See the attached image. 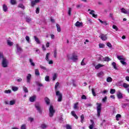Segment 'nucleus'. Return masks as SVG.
Instances as JSON below:
<instances>
[{"label":"nucleus","instance_id":"f257e3e1","mask_svg":"<svg viewBox=\"0 0 129 129\" xmlns=\"http://www.w3.org/2000/svg\"><path fill=\"white\" fill-rule=\"evenodd\" d=\"M67 58L69 60H72L73 62H76L78 60V56L75 53H73L72 55L68 54Z\"/></svg>","mask_w":129,"mask_h":129},{"label":"nucleus","instance_id":"f03ea898","mask_svg":"<svg viewBox=\"0 0 129 129\" xmlns=\"http://www.w3.org/2000/svg\"><path fill=\"white\" fill-rule=\"evenodd\" d=\"M117 58L120 60V62L122 63V65H126L125 62V58L123 57V55H117Z\"/></svg>","mask_w":129,"mask_h":129},{"label":"nucleus","instance_id":"7ed1b4c3","mask_svg":"<svg viewBox=\"0 0 129 129\" xmlns=\"http://www.w3.org/2000/svg\"><path fill=\"white\" fill-rule=\"evenodd\" d=\"M97 115L98 117L100 116V112H101V103H97Z\"/></svg>","mask_w":129,"mask_h":129},{"label":"nucleus","instance_id":"20e7f679","mask_svg":"<svg viewBox=\"0 0 129 129\" xmlns=\"http://www.w3.org/2000/svg\"><path fill=\"white\" fill-rule=\"evenodd\" d=\"M2 67H4V68H7L9 65V60L7 59V58H5L4 59H2Z\"/></svg>","mask_w":129,"mask_h":129},{"label":"nucleus","instance_id":"39448f33","mask_svg":"<svg viewBox=\"0 0 129 129\" xmlns=\"http://www.w3.org/2000/svg\"><path fill=\"white\" fill-rule=\"evenodd\" d=\"M55 113V110H54V107L52 105H50L49 107V115L50 117H52Z\"/></svg>","mask_w":129,"mask_h":129},{"label":"nucleus","instance_id":"423d86ee","mask_svg":"<svg viewBox=\"0 0 129 129\" xmlns=\"http://www.w3.org/2000/svg\"><path fill=\"white\" fill-rule=\"evenodd\" d=\"M56 96H57V101H58V102H61V101H62V94H61V93H60V92H59L58 91H57L56 92Z\"/></svg>","mask_w":129,"mask_h":129},{"label":"nucleus","instance_id":"0eeeda50","mask_svg":"<svg viewBox=\"0 0 129 129\" xmlns=\"http://www.w3.org/2000/svg\"><path fill=\"white\" fill-rule=\"evenodd\" d=\"M16 48H17V54H20L22 52H23V49H22V48L20 47L19 44H16Z\"/></svg>","mask_w":129,"mask_h":129},{"label":"nucleus","instance_id":"6e6552de","mask_svg":"<svg viewBox=\"0 0 129 129\" xmlns=\"http://www.w3.org/2000/svg\"><path fill=\"white\" fill-rule=\"evenodd\" d=\"M99 38H100L102 41H106V40H107V35L102 34L100 35Z\"/></svg>","mask_w":129,"mask_h":129},{"label":"nucleus","instance_id":"1a4fd4ad","mask_svg":"<svg viewBox=\"0 0 129 129\" xmlns=\"http://www.w3.org/2000/svg\"><path fill=\"white\" fill-rule=\"evenodd\" d=\"M117 97L118 99H122V98H123V96H122V93H121L120 91H118L117 92Z\"/></svg>","mask_w":129,"mask_h":129},{"label":"nucleus","instance_id":"9d476101","mask_svg":"<svg viewBox=\"0 0 129 129\" xmlns=\"http://www.w3.org/2000/svg\"><path fill=\"white\" fill-rule=\"evenodd\" d=\"M35 107L39 112V113L41 114L42 113V110H41V108L40 107V104H35Z\"/></svg>","mask_w":129,"mask_h":129},{"label":"nucleus","instance_id":"9b49d317","mask_svg":"<svg viewBox=\"0 0 129 129\" xmlns=\"http://www.w3.org/2000/svg\"><path fill=\"white\" fill-rule=\"evenodd\" d=\"M88 12H90V15H92V16H93V17L94 18H97V15H95V14H94V13H95L94 11L91 10H90V9H88Z\"/></svg>","mask_w":129,"mask_h":129},{"label":"nucleus","instance_id":"f8f14e48","mask_svg":"<svg viewBox=\"0 0 129 129\" xmlns=\"http://www.w3.org/2000/svg\"><path fill=\"white\" fill-rule=\"evenodd\" d=\"M32 78V75L30 74H28L27 76V83H30L31 81V78Z\"/></svg>","mask_w":129,"mask_h":129},{"label":"nucleus","instance_id":"ddd939ff","mask_svg":"<svg viewBox=\"0 0 129 129\" xmlns=\"http://www.w3.org/2000/svg\"><path fill=\"white\" fill-rule=\"evenodd\" d=\"M36 97L35 95L31 96L29 98V101L30 102H34L36 100Z\"/></svg>","mask_w":129,"mask_h":129},{"label":"nucleus","instance_id":"4468645a","mask_svg":"<svg viewBox=\"0 0 129 129\" xmlns=\"http://www.w3.org/2000/svg\"><path fill=\"white\" fill-rule=\"evenodd\" d=\"M103 66H104V65L98 63L97 65L95 66V69L98 70V69L101 68V67H103Z\"/></svg>","mask_w":129,"mask_h":129},{"label":"nucleus","instance_id":"2eb2a0df","mask_svg":"<svg viewBox=\"0 0 129 129\" xmlns=\"http://www.w3.org/2000/svg\"><path fill=\"white\" fill-rule=\"evenodd\" d=\"M44 101L47 105H49V104H50V99L48 98V97H46L44 98Z\"/></svg>","mask_w":129,"mask_h":129},{"label":"nucleus","instance_id":"dca6fc26","mask_svg":"<svg viewBox=\"0 0 129 129\" xmlns=\"http://www.w3.org/2000/svg\"><path fill=\"white\" fill-rule=\"evenodd\" d=\"M98 21H99V22H100V23H101V24H103V25H104V26H107V25H108L107 22L105 21H103L100 20V19H98Z\"/></svg>","mask_w":129,"mask_h":129},{"label":"nucleus","instance_id":"f3484780","mask_svg":"<svg viewBox=\"0 0 129 129\" xmlns=\"http://www.w3.org/2000/svg\"><path fill=\"white\" fill-rule=\"evenodd\" d=\"M29 62L32 67H34V66H35V62L33 61L32 58H29Z\"/></svg>","mask_w":129,"mask_h":129},{"label":"nucleus","instance_id":"a211bd4d","mask_svg":"<svg viewBox=\"0 0 129 129\" xmlns=\"http://www.w3.org/2000/svg\"><path fill=\"white\" fill-rule=\"evenodd\" d=\"M104 76V73L103 72H100V73L97 74L98 77H99L100 78H101L103 76Z\"/></svg>","mask_w":129,"mask_h":129},{"label":"nucleus","instance_id":"6ab92c4d","mask_svg":"<svg viewBox=\"0 0 129 129\" xmlns=\"http://www.w3.org/2000/svg\"><path fill=\"white\" fill-rule=\"evenodd\" d=\"M6 57H5L4 56V53H3V52H1L0 51V60H4V59H6Z\"/></svg>","mask_w":129,"mask_h":129},{"label":"nucleus","instance_id":"aec40b11","mask_svg":"<svg viewBox=\"0 0 129 129\" xmlns=\"http://www.w3.org/2000/svg\"><path fill=\"white\" fill-rule=\"evenodd\" d=\"M34 72L36 76H40V72L39 71V70L35 69Z\"/></svg>","mask_w":129,"mask_h":129},{"label":"nucleus","instance_id":"412c9836","mask_svg":"<svg viewBox=\"0 0 129 129\" xmlns=\"http://www.w3.org/2000/svg\"><path fill=\"white\" fill-rule=\"evenodd\" d=\"M103 60L105 61V62H109V61L111 60V59L109 58V57L106 56L103 58Z\"/></svg>","mask_w":129,"mask_h":129},{"label":"nucleus","instance_id":"4be33fe9","mask_svg":"<svg viewBox=\"0 0 129 129\" xmlns=\"http://www.w3.org/2000/svg\"><path fill=\"white\" fill-rule=\"evenodd\" d=\"M7 44L8 46H12L13 45H14V42L11 41V40L8 39L7 40Z\"/></svg>","mask_w":129,"mask_h":129},{"label":"nucleus","instance_id":"5701e85b","mask_svg":"<svg viewBox=\"0 0 129 129\" xmlns=\"http://www.w3.org/2000/svg\"><path fill=\"white\" fill-rule=\"evenodd\" d=\"M122 87L124 88H126V89H127L129 88V84H126L125 83H124L122 84Z\"/></svg>","mask_w":129,"mask_h":129},{"label":"nucleus","instance_id":"b1692460","mask_svg":"<svg viewBox=\"0 0 129 129\" xmlns=\"http://www.w3.org/2000/svg\"><path fill=\"white\" fill-rule=\"evenodd\" d=\"M34 38L36 43H37L38 44H41V42H40V40H39V38H38V37H37L36 36H34Z\"/></svg>","mask_w":129,"mask_h":129},{"label":"nucleus","instance_id":"393cba45","mask_svg":"<svg viewBox=\"0 0 129 129\" xmlns=\"http://www.w3.org/2000/svg\"><path fill=\"white\" fill-rule=\"evenodd\" d=\"M82 25H83L82 23H80L79 21H77L75 24V26L76 27H81Z\"/></svg>","mask_w":129,"mask_h":129},{"label":"nucleus","instance_id":"a878e982","mask_svg":"<svg viewBox=\"0 0 129 129\" xmlns=\"http://www.w3.org/2000/svg\"><path fill=\"white\" fill-rule=\"evenodd\" d=\"M72 115H73V116L75 117L76 118V119H78V116H77V115H76L75 114V111H72Z\"/></svg>","mask_w":129,"mask_h":129},{"label":"nucleus","instance_id":"bb28decb","mask_svg":"<svg viewBox=\"0 0 129 129\" xmlns=\"http://www.w3.org/2000/svg\"><path fill=\"white\" fill-rule=\"evenodd\" d=\"M15 103H16V100H11L9 102L10 105H14L15 104Z\"/></svg>","mask_w":129,"mask_h":129},{"label":"nucleus","instance_id":"cd10ccee","mask_svg":"<svg viewBox=\"0 0 129 129\" xmlns=\"http://www.w3.org/2000/svg\"><path fill=\"white\" fill-rule=\"evenodd\" d=\"M12 89L13 91L16 92V91H18L19 88L15 86H13L12 88Z\"/></svg>","mask_w":129,"mask_h":129},{"label":"nucleus","instance_id":"c85d7f7f","mask_svg":"<svg viewBox=\"0 0 129 129\" xmlns=\"http://www.w3.org/2000/svg\"><path fill=\"white\" fill-rule=\"evenodd\" d=\"M120 117H121V115L118 114L116 115V120H119V118H120Z\"/></svg>","mask_w":129,"mask_h":129},{"label":"nucleus","instance_id":"c756f323","mask_svg":"<svg viewBox=\"0 0 129 129\" xmlns=\"http://www.w3.org/2000/svg\"><path fill=\"white\" fill-rule=\"evenodd\" d=\"M50 54L51 53L50 52H48L46 54V57H45V60H46V61H49V56H50Z\"/></svg>","mask_w":129,"mask_h":129},{"label":"nucleus","instance_id":"7c9ffc66","mask_svg":"<svg viewBox=\"0 0 129 129\" xmlns=\"http://www.w3.org/2000/svg\"><path fill=\"white\" fill-rule=\"evenodd\" d=\"M107 82H112V78L110 77H108L106 80Z\"/></svg>","mask_w":129,"mask_h":129},{"label":"nucleus","instance_id":"2f4dec72","mask_svg":"<svg viewBox=\"0 0 129 129\" xmlns=\"http://www.w3.org/2000/svg\"><path fill=\"white\" fill-rule=\"evenodd\" d=\"M81 122H82V123L84 122V115L83 114L81 116Z\"/></svg>","mask_w":129,"mask_h":129},{"label":"nucleus","instance_id":"473e14b6","mask_svg":"<svg viewBox=\"0 0 129 129\" xmlns=\"http://www.w3.org/2000/svg\"><path fill=\"white\" fill-rule=\"evenodd\" d=\"M112 66L115 69V70H117V68H116V63L115 62H113L112 63Z\"/></svg>","mask_w":129,"mask_h":129},{"label":"nucleus","instance_id":"72a5a7b5","mask_svg":"<svg viewBox=\"0 0 129 129\" xmlns=\"http://www.w3.org/2000/svg\"><path fill=\"white\" fill-rule=\"evenodd\" d=\"M36 4L37 3L35 1H31V7H32V8H34V7H35Z\"/></svg>","mask_w":129,"mask_h":129},{"label":"nucleus","instance_id":"f704fd0d","mask_svg":"<svg viewBox=\"0 0 129 129\" xmlns=\"http://www.w3.org/2000/svg\"><path fill=\"white\" fill-rule=\"evenodd\" d=\"M56 28L57 32H61V28L60 27V25H59V24H56Z\"/></svg>","mask_w":129,"mask_h":129},{"label":"nucleus","instance_id":"c9c22d12","mask_svg":"<svg viewBox=\"0 0 129 129\" xmlns=\"http://www.w3.org/2000/svg\"><path fill=\"white\" fill-rule=\"evenodd\" d=\"M19 8H21L22 10H25V6L22 4H20L18 5Z\"/></svg>","mask_w":129,"mask_h":129},{"label":"nucleus","instance_id":"e433bc0d","mask_svg":"<svg viewBox=\"0 0 129 129\" xmlns=\"http://www.w3.org/2000/svg\"><path fill=\"white\" fill-rule=\"evenodd\" d=\"M110 93L111 94H114L115 93V89H111L110 91Z\"/></svg>","mask_w":129,"mask_h":129},{"label":"nucleus","instance_id":"4c0bfd02","mask_svg":"<svg viewBox=\"0 0 129 129\" xmlns=\"http://www.w3.org/2000/svg\"><path fill=\"white\" fill-rule=\"evenodd\" d=\"M4 92L6 94H11L12 93V90H5L4 91Z\"/></svg>","mask_w":129,"mask_h":129},{"label":"nucleus","instance_id":"58836bf2","mask_svg":"<svg viewBox=\"0 0 129 129\" xmlns=\"http://www.w3.org/2000/svg\"><path fill=\"white\" fill-rule=\"evenodd\" d=\"M45 81H47V82H49V81H50V77H49V76H46L45 77Z\"/></svg>","mask_w":129,"mask_h":129},{"label":"nucleus","instance_id":"ea45409f","mask_svg":"<svg viewBox=\"0 0 129 129\" xmlns=\"http://www.w3.org/2000/svg\"><path fill=\"white\" fill-rule=\"evenodd\" d=\"M3 11L7 12L8 11V7L6 5H3Z\"/></svg>","mask_w":129,"mask_h":129},{"label":"nucleus","instance_id":"a19ab883","mask_svg":"<svg viewBox=\"0 0 129 129\" xmlns=\"http://www.w3.org/2000/svg\"><path fill=\"white\" fill-rule=\"evenodd\" d=\"M10 3L11 5H16L17 1H16V0H10Z\"/></svg>","mask_w":129,"mask_h":129},{"label":"nucleus","instance_id":"79ce46f5","mask_svg":"<svg viewBox=\"0 0 129 129\" xmlns=\"http://www.w3.org/2000/svg\"><path fill=\"white\" fill-rule=\"evenodd\" d=\"M23 89L25 93H28V88H27V87H26L25 86H23Z\"/></svg>","mask_w":129,"mask_h":129},{"label":"nucleus","instance_id":"37998d69","mask_svg":"<svg viewBox=\"0 0 129 129\" xmlns=\"http://www.w3.org/2000/svg\"><path fill=\"white\" fill-rule=\"evenodd\" d=\"M57 74H54L53 76V81H55V80H56V79H57Z\"/></svg>","mask_w":129,"mask_h":129},{"label":"nucleus","instance_id":"c03bdc74","mask_svg":"<svg viewBox=\"0 0 129 129\" xmlns=\"http://www.w3.org/2000/svg\"><path fill=\"white\" fill-rule=\"evenodd\" d=\"M103 58H104L103 56L100 55L98 57V61H103Z\"/></svg>","mask_w":129,"mask_h":129},{"label":"nucleus","instance_id":"a18cd8bd","mask_svg":"<svg viewBox=\"0 0 129 129\" xmlns=\"http://www.w3.org/2000/svg\"><path fill=\"white\" fill-rule=\"evenodd\" d=\"M58 86H59V83L57 82L55 84V91H57V90H58Z\"/></svg>","mask_w":129,"mask_h":129},{"label":"nucleus","instance_id":"49530a36","mask_svg":"<svg viewBox=\"0 0 129 129\" xmlns=\"http://www.w3.org/2000/svg\"><path fill=\"white\" fill-rule=\"evenodd\" d=\"M47 127V125H46L45 124H42L41 125V128L42 129H45Z\"/></svg>","mask_w":129,"mask_h":129},{"label":"nucleus","instance_id":"de8ad7c7","mask_svg":"<svg viewBox=\"0 0 129 129\" xmlns=\"http://www.w3.org/2000/svg\"><path fill=\"white\" fill-rule=\"evenodd\" d=\"M20 129H27V126H26V124H22Z\"/></svg>","mask_w":129,"mask_h":129},{"label":"nucleus","instance_id":"09e8293b","mask_svg":"<svg viewBox=\"0 0 129 129\" xmlns=\"http://www.w3.org/2000/svg\"><path fill=\"white\" fill-rule=\"evenodd\" d=\"M53 55L54 58H56L57 57V49H54Z\"/></svg>","mask_w":129,"mask_h":129},{"label":"nucleus","instance_id":"8fccbe9b","mask_svg":"<svg viewBox=\"0 0 129 129\" xmlns=\"http://www.w3.org/2000/svg\"><path fill=\"white\" fill-rule=\"evenodd\" d=\"M99 48H104V47H105V45L102 43H100L99 44Z\"/></svg>","mask_w":129,"mask_h":129},{"label":"nucleus","instance_id":"3c124183","mask_svg":"<svg viewBox=\"0 0 129 129\" xmlns=\"http://www.w3.org/2000/svg\"><path fill=\"white\" fill-rule=\"evenodd\" d=\"M92 93L93 96H96V93H95V91H94V89H92Z\"/></svg>","mask_w":129,"mask_h":129},{"label":"nucleus","instance_id":"603ef678","mask_svg":"<svg viewBox=\"0 0 129 129\" xmlns=\"http://www.w3.org/2000/svg\"><path fill=\"white\" fill-rule=\"evenodd\" d=\"M40 69H42V70H44V71L47 70V69L46 68V67H45L42 65L40 66Z\"/></svg>","mask_w":129,"mask_h":129},{"label":"nucleus","instance_id":"864d4df0","mask_svg":"<svg viewBox=\"0 0 129 129\" xmlns=\"http://www.w3.org/2000/svg\"><path fill=\"white\" fill-rule=\"evenodd\" d=\"M28 120H29L30 122H33V121H34V118L29 117H28Z\"/></svg>","mask_w":129,"mask_h":129},{"label":"nucleus","instance_id":"5fc2aeb1","mask_svg":"<svg viewBox=\"0 0 129 129\" xmlns=\"http://www.w3.org/2000/svg\"><path fill=\"white\" fill-rule=\"evenodd\" d=\"M112 28L114 29V30H115V31H117L118 30V28H117V27L115 25H113L112 26Z\"/></svg>","mask_w":129,"mask_h":129},{"label":"nucleus","instance_id":"6e6d98bb","mask_svg":"<svg viewBox=\"0 0 129 129\" xmlns=\"http://www.w3.org/2000/svg\"><path fill=\"white\" fill-rule=\"evenodd\" d=\"M31 21H32V19H31V18L28 17L26 18V22H27V23H30Z\"/></svg>","mask_w":129,"mask_h":129},{"label":"nucleus","instance_id":"4d7b16f0","mask_svg":"<svg viewBox=\"0 0 129 129\" xmlns=\"http://www.w3.org/2000/svg\"><path fill=\"white\" fill-rule=\"evenodd\" d=\"M25 39L26 41H27L28 43H30V37L27 36H26Z\"/></svg>","mask_w":129,"mask_h":129},{"label":"nucleus","instance_id":"13d9d810","mask_svg":"<svg viewBox=\"0 0 129 129\" xmlns=\"http://www.w3.org/2000/svg\"><path fill=\"white\" fill-rule=\"evenodd\" d=\"M72 11V9L69 8V11H68V15L69 16H71V12Z\"/></svg>","mask_w":129,"mask_h":129},{"label":"nucleus","instance_id":"bf43d9fd","mask_svg":"<svg viewBox=\"0 0 129 129\" xmlns=\"http://www.w3.org/2000/svg\"><path fill=\"white\" fill-rule=\"evenodd\" d=\"M66 128L67 129H72V127H71V126L69 124H67L66 125Z\"/></svg>","mask_w":129,"mask_h":129},{"label":"nucleus","instance_id":"052dcab7","mask_svg":"<svg viewBox=\"0 0 129 129\" xmlns=\"http://www.w3.org/2000/svg\"><path fill=\"white\" fill-rule=\"evenodd\" d=\"M77 105H78V103H77L74 105V108L75 109H77Z\"/></svg>","mask_w":129,"mask_h":129},{"label":"nucleus","instance_id":"680f3d73","mask_svg":"<svg viewBox=\"0 0 129 129\" xmlns=\"http://www.w3.org/2000/svg\"><path fill=\"white\" fill-rule=\"evenodd\" d=\"M36 14H39V13H40V8H37L36 9Z\"/></svg>","mask_w":129,"mask_h":129},{"label":"nucleus","instance_id":"e2e57ef3","mask_svg":"<svg viewBox=\"0 0 129 129\" xmlns=\"http://www.w3.org/2000/svg\"><path fill=\"white\" fill-rule=\"evenodd\" d=\"M85 105H86V106H87V107H89L90 106H92V104L91 103L86 104Z\"/></svg>","mask_w":129,"mask_h":129},{"label":"nucleus","instance_id":"0e129e2a","mask_svg":"<svg viewBox=\"0 0 129 129\" xmlns=\"http://www.w3.org/2000/svg\"><path fill=\"white\" fill-rule=\"evenodd\" d=\"M107 46L109 47V48H111L112 47L111 44L110 42L107 43Z\"/></svg>","mask_w":129,"mask_h":129},{"label":"nucleus","instance_id":"69168bd1","mask_svg":"<svg viewBox=\"0 0 129 129\" xmlns=\"http://www.w3.org/2000/svg\"><path fill=\"white\" fill-rule=\"evenodd\" d=\"M127 105V104H126V103L122 104V108H125Z\"/></svg>","mask_w":129,"mask_h":129},{"label":"nucleus","instance_id":"338daca9","mask_svg":"<svg viewBox=\"0 0 129 129\" xmlns=\"http://www.w3.org/2000/svg\"><path fill=\"white\" fill-rule=\"evenodd\" d=\"M87 97L86 96H85V95H83L82 96V99H86Z\"/></svg>","mask_w":129,"mask_h":129},{"label":"nucleus","instance_id":"774afa93","mask_svg":"<svg viewBox=\"0 0 129 129\" xmlns=\"http://www.w3.org/2000/svg\"><path fill=\"white\" fill-rule=\"evenodd\" d=\"M94 127V125H93V124H91L89 126V128L90 129H93V127Z\"/></svg>","mask_w":129,"mask_h":129}]
</instances>
